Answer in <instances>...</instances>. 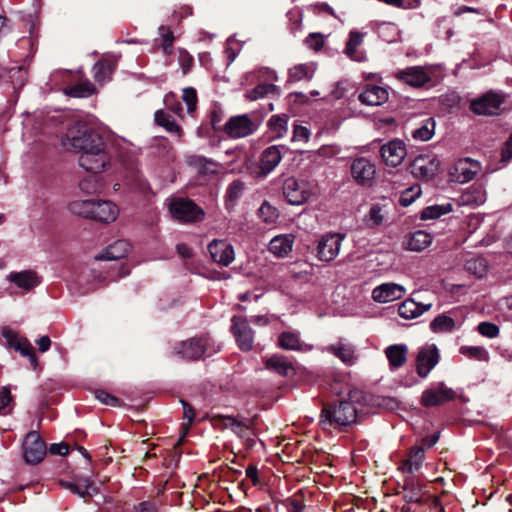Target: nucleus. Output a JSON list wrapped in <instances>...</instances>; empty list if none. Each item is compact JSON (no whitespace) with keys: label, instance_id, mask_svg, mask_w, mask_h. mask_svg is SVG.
I'll return each instance as SVG.
<instances>
[{"label":"nucleus","instance_id":"nucleus-1","mask_svg":"<svg viewBox=\"0 0 512 512\" xmlns=\"http://www.w3.org/2000/svg\"><path fill=\"white\" fill-rule=\"evenodd\" d=\"M357 411L352 402L341 400L338 403L325 405L322 409L320 424L327 426H348L356 422Z\"/></svg>","mask_w":512,"mask_h":512},{"label":"nucleus","instance_id":"nucleus-2","mask_svg":"<svg viewBox=\"0 0 512 512\" xmlns=\"http://www.w3.org/2000/svg\"><path fill=\"white\" fill-rule=\"evenodd\" d=\"M219 350L220 345L216 344L209 335L182 341L175 347V353L186 360H197L202 356H211Z\"/></svg>","mask_w":512,"mask_h":512},{"label":"nucleus","instance_id":"nucleus-3","mask_svg":"<svg viewBox=\"0 0 512 512\" xmlns=\"http://www.w3.org/2000/svg\"><path fill=\"white\" fill-rule=\"evenodd\" d=\"M100 139L101 137L93 132L88 124L77 122L67 130L65 137L62 139V146L66 150L79 151L82 153L95 144L96 140Z\"/></svg>","mask_w":512,"mask_h":512},{"label":"nucleus","instance_id":"nucleus-4","mask_svg":"<svg viewBox=\"0 0 512 512\" xmlns=\"http://www.w3.org/2000/svg\"><path fill=\"white\" fill-rule=\"evenodd\" d=\"M110 161L111 157L106 151V144L102 138L96 140V143L84 150L79 157L80 167L94 174L103 172Z\"/></svg>","mask_w":512,"mask_h":512},{"label":"nucleus","instance_id":"nucleus-5","mask_svg":"<svg viewBox=\"0 0 512 512\" xmlns=\"http://www.w3.org/2000/svg\"><path fill=\"white\" fill-rule=\"evenodd\" d=\"M351 179L364 188L372 187L376 182V163L367 156H356L351 159L349 166Z\"/></svg>","mask_w":512,"mask_h":512},{"label":"nucleus","instance_id":"nucleus-6","mask_svg":"<svg viewBox=\"0 0 512 512\" xmlns=\"http://www.w3.org/2000/svg\"><path fill=\"white\" fill-rule=\"evenodd\" d=\"M259 128V123L248 114L232 116L223 125V131L232 139L245 138L252 135Z\"/></svg>","mask_w":512,"mask_h":512},{"label":"nucleus","instance_id":"nucleus-7","mask_svg":"<svg viewBox=\"0 0 512 512\" xmlns=\"http://www.w3.org/2000/svg\"><path fill=\"white\" fill-rule=\"evenodd\" d=\"M506 96L501 92L489 91L470 101V109L477 115L493 116L500 111Z\"/></svg>","mask_w":512,"mask_h":512},{"label":"nucleus","instance_id":"nucleus-8","mask_svg":"<svg viewBox=\"0 0 512 512\" xmlns=\"http://www.w3.org/2000/svg\"><path fill=\"white\" fill-rule=\"evenodd\" d=\"M169 211L173 218L181 222H198L205 217V212L191 200L182 198L170 202Z\"/></svg>","mask_w":512,"mask_h":512},{"label":"nucleus","instance_id":"nucleus-9","mask_svg":"<svg viewBox=\"0 0 512 512\" xmlns=\"http://www.w3.org/2000/svg\"><path fill=\"white\" fill-rule=\"evenodd\" d=\"M283 194L292 205H302L311 196L310 184L294 177L287 178L283 183Z\"/></svg>","mask_w":512,"mask_h":512},{"label":"nucleus","instance_id":"nucleus-10","mask_svg":"<svg viewBox=\"0 0 512 512\" xmlns=\"http://www.w3.org/2000/svg\"><path fill=\"white\" fill-rule=\"evenodd\" d=\"M481 165L471 158L458 159L450 168L449 175L457 183H467L480 172Z\"/></svg>","mask_w":512,"mask_h":512},{"label":"nucleus","instance_id":"nucleus-11","mask_svg":"<svg viewBox=\"0 0 512 512\" xmlns=\"http://www.w3.org/2000/svg\"><path fill=\"white\" fill-rule=\"evenodd\" d=\"M24 459L29 464L41 462L46 455V445L36 431H30L23 441Z\"/></svg>","mask_w":512,"mask_h":512},{"label":"nucleus","instance_id":"nucleus-12","mask_svg":"<svg viewBox=\"0 0 512 512\" xmlns=\"http://www.w3.org/2000/svg\"><path fill=\"white\" fill-rule=\"evenodd\" d=\"M439 351L435 344H426L419 348L416 356L418 376L426 378L439 362Z\"/></svg>","mask_w":512,"mask_h":512},{"label":"nucleus","instance_id":"nucleus-13","mask_svg":"<svg viewBox=\"0 0 512 512\" xmlns=\"http://www.w3.org/2000/svg\"><path fill=\"white\" fill-rule=\"evenodd\" d=\"M345 235L341 233H330L322 236L317 245V257L321 261L330 262L334 260L339 252Z\"/></svg>","mask_w":512,"mask_h":512},{"label":"nucleus","instance_id":"nucleus-14","mask_svg":"<svg viewBox=\"0 0 512 512\" xmlns=\"http://www.w3.org/2000/svg\"><path fill=\"white\" fill-rule=\"evenodd\" d=\"M288 150L285 145H272L263 150L260 156L258 175L265 177L270 174L279 165Z\"/></svg>","mask_w":512,"mask_h":512},{"label":"nucleus","instance_id":"nucleus-15","mask_svg":"<svg viewBox=\"0 0 512 512\" xmlns=\"http://www.w3.org/2000/svg\"><path fill=\"white\" fill-rule=\"evenodd\" d=\"M440 168V161L435 156L420 155L411 163L412 174L424 180L432 179Z\"/></svg>","mask_w":512,"mask_h":512},{"label":"nucleus","instance_id":"nucleus-16","mask_svg":"<svg viewBox=\"0 0 512 512\" xmlns=\"http://www.w3.org/2000/svg\"><path fill=\"white\" fill-rule=\"evenodd\" d=\"M454 398L455 391L447 387L443 382H440L436 387L428 388L423 391L421 403L425 407H433L444 404Z\"/></svg>","mask_w":512,"mask_h":512},{"label":"nucleus","instance_id":"nucleus-17","mask_svg":"<svg viewBox=\"0 0 512 512\" xmlns=\"http://www.w3.org/2000/svg\"><path fill=\"white\" fill-rule=\"evenodd\" d=\"M2 336L9 347L19 352L22 356L28 357L33 365L37 364L34 349L26 338L20 336L10 328H4L2 330Z\"/></svg>","mask_w":512,"mask_h":512},{"label":"nucleus","instance_id":"nucleus-18","mask_svg":"<svg viewBox=\"0 0 512 512\" xmlns=\"http://www.w3.org/2000/svg\"><path fill=\"white\" fill-rule=\"evenodd\" d=\"M380 154L386 165L397 167L406 157L407 151L405 143L398 139L391 140L382 145Z\"/></svg>","mask_w":512,"mask_h":512},{"label":"nucleus","instance_id":"nucleus-19","mask_svg":"<svg viewBox=\"0 0 512 512\" xmlns=\"http://www.w3.org/2000/svg\"><path fill=\"white\" fill-rule=\"evenodd\" d=\"M208 251L214 262L221 266H229L235 258L233 246L226 240L214 239L208 245Z\"/></svg>","mask_w":512,"mask_h":512},{"label":"nucleus","instance_id":"nucleus-20","mask_svg":"<svg viewBox=\"0 0 512 512\" xmlns=\"http://www.w3.org/2000/svg\"><path fill=\"white\" fill-rule=\"evenodd\" d=\"M231 330L236 338L239 348L243 351H249L253 347V330L248 325L247 320L234 316L232 318Z\"/></svg>","mask_w":512,"mask_h":512},{"label":"nucleus","instance_id":"nucleus-21","mask_svg":"<svg viewBox=\"0 0 512 512\" xmlns=\"http://www.w3.org/2000/svg\"><path fill=\"white\" fill-rule=\"evenodd\" d=\"M406 289L396 283H384L375 287L372 291V298L379 303H387L402 298Z\"/></svg>","mask_w":512,"mask_h":512},{"label":"nucleus","instance_id":"nucleus-22","mask_svg":"<svg viewBox=\"0 0 512 512\" xmlns=\"http://www.w3.org/2000/svg\"><path fill=\"white\" fill-rule=\"evenodd\" d=\"M397 79L413 86L422 87L430 82L431 77L422 66H412L395 73Z\"/></svg>","mask_w":512,"mask_h":512},{"label":"nucleus","instance_id":"nucleus-23","mask_svg":"<svg viewBox=\"0 0 512 512\" xmlns=\"http://www.w3.org/2000/svg\"><path fill=\"white\" fill-rule=\"evenodd\" d=\"M119 215L116 204L109 200L94 201L92 219L102 223H112Z\"/></svg>","mask_w":512,"mask_h":512},{"label":"nucleus","instance_id":"nucleus-24","mask_svg":"<svg viewBox=\"0 0 512 512\" xmlns=\"http://www.w3.org/2000/svg\"><path fill=\"white\" fill-rule=\"evenodd\" d=\"M118 58L112 55L105 56L93 66V77L96 82L103 84L111 79L116 68Z\"/></svg>","mask_w":512,"mask_h":512},{"label":"nucleus","instance_id":"nucleus-25","mask_svg":"<svg viewBox=\"0 0 512 512\" xmlns=\"http://www.w3.org/2000/svg\"><path fill=\"white\" fill-rule=\"evenodd\" d=\"M389 98L388 90L377 85H369L358 96L359 101L367 106H380Z\"/></svg>","mask_w":512,"mask_h":512},{"label":"nucleus","instance_id":"nucleus-26","mask_svg":"<svg viewBox=\"0 0 512 512\" xmlns=\"http://www.w3.org/2000/svg\"><path fill=\"white\" fill-rule=\"evenodd\" d=\"M324 350L339 358L346 365L351 366L356 361L355 347L343 340L327 346Z\"/></svg>","mask_w":512,"mask_h":512},{"label":"nucleus","instance_id":"nucleus-27","mask_svg":"<svg viewBox=\"0 0 512 512\" xmlns=\"http://www.w3.org/2000/svg\"><path fill=\"white\" fill-rule=\"evenodd\" d=\"M7 280L23 291H29L40 284V278L34 271L11 272Z\"/></svg>","mask_w":512,"mask_h":512},{"label":"nucleus","instance_id":"nucleus-28","mask_svg":"<svg viewBox=\"0 0 512 512\" xmlns=\"http://www.w3.org/2000/svg\"><path fill=\"white\" fill-rule=\"evenodd\" d=\"M295 237L292 234H281L269 242V251L279 258H284L292 251Z\"/></svg>","mask_w":512,"mask_h":512},{"label":"nucleus","instance_id":"nucleus-29","mask_svg":"<svg viewBox=\"0 0 512 512\" xmlns=\"http://www.w3.org/2000/svg\"><path fill=\"white\" fill-rule=\"evenodd\" d=\"M425 459V450L421 446L413 447L408 457L402 461L401 465L399 466V469L403 473H413L415 471H418L422 463Z\"/></svg>","mask_w":512,"mask_h":512},{"label":"nucleus","instance_id":"nucleus-30","mask_svg":"<svg viewBox=\"0 0 512 512\" xmlns=\"http://www.w3.org/2000/svg\"><path fill=\"white\" fill-rule=\"evenodd\" d=\"M268 370L275 372L281 376H291L295 370L293 364L283 355H273L265 362Z\"/></svg>","mask_w":512,"mask_h":512},{"label":"nucleus","instance_id":"nucleus-31","mask_svg":"<svg viewBox=\"0 0 512 512\" xmlns=\"http://www.w3.org/2000/svg\"><path fill=\"white\" fill-rule=\"evenodd\" d=\"M432 307V304H420L412 299L403 301L398 307V313L403 319L409 320L414 319L428 311Z\"/></svg>","mask_w":512,"mask_h":512},{"label":"nucleus","instance_id":"nucleus-32","mask_svg":"<svg viewBox=\"0 0 512 512\" xmlns=\"http://www.w3.org/2000/svg\"><path fill=\"white\" fill-rule=\"evenodd\" d=\"M486 201V193L480 186H471L458 198L460 206L477 207Z\"/></svg>","mask_w":512,"mask_h":512},{"label":"nucleus","instance_id":"nucleus-33","mask_svg":"<svg viewBox=\"0 0 512 512\" xmlns=\"http://www.w3.org/2000/svg\"><path fill=\"white\" fill-rule=\"evenodd\" d=\"M408 348L405 344L390 345L385 349V355L392 369L403 366L407 360Z\"/></svg>","mask_w":512,"mask_h":512},{"label":"nucleus","instance_id":"nucleus-34","mask_svg":"<svg viewBox=\"0 0 512 512\" xmlns=\"http://www.w3.org/2000/svg\"><path fill=\"white\" fill-rule=\"evenodd\" d=\"M130 250V245L125 240H117L109 245L96 259L118 260L125 257Z\"/></svg>","mask_w":512,"mask_h":512},{"label":"nucleus","instance_id":"nucleus-35","mask_svg":"<svg viewBox=\"0 0 512 512\" xmlns=\"http://www.w3.org/2000/svg\"><path fill=\"white\" fill-rule=\"evenodd\" d=\"M423 485L413 477H408L404 483L403 499L408 503H420L424 497Z\"/></svg>","mask_w":512,"mask_h":512},{"label":"nucleus","instance_id":"nucleus-36","mask_svg":"<svg viewBox=\"0 0 512 512\" xmlns=\"http://www.w3.org/2000/svg\"><path fill=\"white\" fill-rule=\"evenodd\" d=\"M432 242V236L423 230L412 233L405 244L407 250L420 252L427 248Z\"/></svg>","mask_w":512,"mask_h":512},{"label":"nucleus","instance_id":"nucleus-37","mask_svg":"<svg viewBox=\"0 0 512 512\" xmlns=\"http://www.w3.org/2000/svg\"><path fill=\"white\" fill-rule=\"evenodd\" d=\"M213 421L215 425H217L219 421L223 422L225 428H231L232 431L241 438L247 436V430L250 428L247 423L238 420L234 416L215 415Z\"/></svg>","mask_w":512,"mask_h":512},{"label":"nucleus","instance_id":"nucleus-38","mask_svg":"<svg viewBox=\"0 0 512 512\" xmlns=\"http://www.w3.org/2000/svg\"><path fill=\"white\" fill-rule=\"evenodd\" d=\"M288 116L286 114L272 115L268 120V128L272 139H280L288 132Z\"/></svg>","mask_w":512,"mask_h":512},{"label":"nucleus","instance_id":"nucleus-39","mask_svg":"<svg viewBox=\"0 0 512 512\" xmlns=\"http://www.w3.org/2000/svg\"><path fill=\"white\" fill-rule=\"evenodd\" d=\"M63 485L81 498L91 497L97 493L96 486L89 478H81L75 483H65Z\"/></svg>","mask_w":512,"mask_h":512},{"label":"nucleus","instance_id":"nucleus-40","mask_svg":"<svg viewBox=\"0 0 512 512\" xmlns=\"http://www.w3.org/2000/svg\"><path fill=\"white\" fill-rule=\"evenodd\" d=\"M364 33L358 31H351L349 33V39L346 44L345 53L355 61H363L365 55L362 52H358L357 48L362 44Z\"/></svg>","mask_w":512,"mask_h":512},{"label":"nucleus","instance_id":"nucleus-41","mask_svg":"<svg viewBox=\"0 0 512 512\" xmlns=\"http://www.w3.org/2000/svg\"><path fill=\"white\" fill-rule=\"evenodd\" d=\"M244 189L245 184L239 179L234 180L229 184L225 195V207L227 210L231 211L234 209L237 201L242 197Z\"/></svg>","mask_w":512,"mask_h":512},{"label":"nucleus","instance_id":"nucleus-42","mask_svg":"<svg viewBox=\"0 0 512 512\" xmlns=\"http://www.w3.org/2000/svg\"><path fill=\"white\" fill-rule=\"evenodd\" d=\"M189 166L198 170L202 174H214L217 173V163L211 159H208L199 155H191L187 158Z\"/></svg>","mask_w":512,"mask_h":512},{"label":"nucleus","instance_id":"nucleus-43","mask_svg":"<svg viewBox=\"0 0 512 512\" xmlns=\"http://www.w3.org/2000/svg\"><path fill=\"white\" fill-rule=\"evenodd\" d=\"M278 345L284 350H304L299 335L295 332H282L278 337Z\"/></svg>","mask_w":512,"mask_h":512},{"label":"nucleus","instance_id":"nucleus-44","mask_svg":"<svg viewBox=\"0 0 512 512\" xmlns=\"http://www.w3.org/2000/svg\"><path fill=\"white\" fill-rule=\"evenodd\" d=\"M316 71V65L313 62L298 64L290 68L289 76L294 81L309 80Z\"/></svg>","mask_w":512,"mask_h":512},{"label":"nucleus","instance_id":"nucleus-45","mask_svg":"<svg viewBox=\"0 0 512 512\" xmlns=\"http://www.w3.org/2000/svg\"><path fill=\"white\" fill-rule=\"evenodd\" d=\"M435 133V121L433 118L425 119L421 126L412 131V138L416 141L425 142L430 140Z\"/></svg>","mask_w":512,"mask_h":512},{"label":"nucleus","instance_id":"nucleus-46","mask_svg":"<svg viewBox=\"0 0 512 512\" xmlns=\"http://www.w3.org/2000/svg\"><path fill=\"white\" fill-rule=\"evenodd\" d=\"M155 122L165 128L170 133H175L178 137L181 136V128L176 124L174 118L163 110H157L154 115Z\"/></svg>","mask_w":512,"mask_h":512},{"label":"nucleus","instance_id":"nucleus-47","mask_svg":"<svg viewBox=\"0 0 512 512\" xmlns=\"http://www.w3.org/2000/svg\"><path fill=\"white\" fill-rule=\"evenodd\" d=\"M386 214V206L376 203L370 207L365 216V221L369 227H377L384 222Z\"/></svg>","mask_w":512,"mask_h":512},{"label":"nucleus","instance_id":"nucleus-48","mask_svg":"<svg viewBox=\"0 0 512 512\" xmlns=\"http://www.w3.org/2000/svg\"><path fill=\"white\" fill-rule=\"evenodd\" d=\"M93 207L94 200H75L69 204L68 209L72 214L92 219Z\"/></svg>","mask_w":512,"mask_h":512},{"label":"nucleus","instance_id":"nucleus-49","mask_svg":"<svg viewBox=\"0 0 512 512\" xmlns=\"http://www.w3.org/2000/svg\"><path fill=\"white\" fill-rule=\"evenodd\" d=\"M452 211V204L447 202L444 204H435L424 208L421 212L422 220L437 219L442 215Z\"/></svg>","mask_w":512,"mask_h":512},{"label":"nucleus","instance_id":"nucleus-50","mask_svg":"<svg viewBox=\"0 0 512 512\" xmlns=\"http://www.w3.org/2000/svg\"><path fill=\"white\" fill-rule=\"evenodd\" d=\"M455 328V321L447 315H439L434 318L430 323V329L434 333H447L452 332Z\"/></svg>","mask_w":512,"mask_h":512},{"label":"nucleus","instance_id":"nucleus-51","mask_svg":"<svg viewBox=\"0 0 512 512\" xmlns=\"http://www.w3.org/2000/svg\"><path fill=\"white\" fill-rule=\"evenodd\" d=\"M95 92L94 85L85 81L65 89V94L75 98H87Z\"/></svg>","mask_w":512,"mask_h":512},{"label":"nucleus","instance_id":"nucleus-52","mask_svg":"<svg viewBox=\"0 0 512 512\" xmlns=\"http://www.w3.org/2000/svg\"><path fill=\"white\" fill-rule=\"evenodd\" d=\"M460 354L478 361L487 362L489 360L488 351L482 346H461Z\"/></svg>","mask_w":512,"mask_h":512},{"label":"nucleus","instance_id":"nucleus-53","mask_svg":"<svg viewBox=\"0 0 512 512\" xmlns=\"http://www.w3.org/2000/svg\"><path fill=\"white\" fill-rule=\"evenodd\" d=\"M102 184L97 177L90 176L82 179L79 182V188L81 191L87 194H95L101 190Z\"/></svg>","mask_w":512,"mask_h":512},{"label":"nucleus","instance_id":"nucleus-54","mask_svg":"<svg viewBox=\"0 0 512 512\" xmlns=\"http://www.w3.org/2000/svg\"><path fill=\"white\" fill-rule=\"evenodd\" d=\"M182 99L187 106V112L190 115H193V113L196 111L198 102L196 90L192 87L183 89Z\"/></svg>","mask_w":512,"mask_h":512},{"label":"nucleus","instance_id":"nucleus-55","mask_svg":"<svg viewBox=\"0 0 512 512\" xmlns=\"http://www.w3.org/2000/svg\"><path fill=\"white\" fill-rule=\"evenodd\" d=\"M260 218L268 224L274 223L278 218L277 210L267 202H264L259 208Z\"/></svg>","mask_w":512,"mask_h":512},{"label":"nucleus","instance_id":"nucleus-56","mask_svg":"<svg viewBox=\"0 0 512 512\" xmlns=\"http://www.w3.org/2000/svg\"><path fill=\"white\" fill-rule=\"evenodd\" d=\"M466 268L468 271L475 274L477 277H483L486 273L487 266L484 259L475 258L470 259L466 262Z\"/></svg>","mask_w":512,"mask_h":512},{"label":"nucleus","instance_id":"nucleus-57","mask_svg":"<svg viewBox=\"0 0 512 512\" xmlns=\"http://www.w3.org/2000/svg\"><path fill=\"white\" fill-rule=\"evenodd\" d=\"M274 90V85L272 84H259L251 91L248 92L247 97L249 100L254 101L259 98H263Z\"/></svg>","mask_w":512,"mask_h":512},{"label":"nucleus","instance_id":"nucleus-58","mask_svg":"<svg viewBox=\"0 0 512 512\" xmlns=\"http://www.w3.org/2000/svg\"><path fill=\"white\" fill-rule=\"evenodd\" d=\"M478 332L487 338H496L499 335V327L491 322H481L477 327Z\"/></svg>","mask_w":512,"mask_h":512},{"label":"nucleus","instance_id":"nucleus-59","mask_svg":"<svg viewBox=\"0 0 512 512\" xmlns=\"http://www.w3.org/2000/svg\"><path fill=\"white\" fill-rule=\"evenodd\" d=\"M223 111L218 108V107H214L210 110L209 112V121H210V124L212 126V128L215 130V131H218V130H221L223 129V126L221 125V122L223 120Z\"/></svg>","mask_w":512,"mask_h":512},{"label":"nucleus","instance_id":"nucleus-60","mask_svg":"<svg viewBox=\"0 0 512 512\" xmlns=\"http://www.w3.org/2000/svg\"><path fill=\"white\" fill-rule=\"evenodd\" d=\"M12 402V396L10 390L7 387H3L0 390V414L6 415L10 412V409H7Z\"/></svg>","mask_w":512,"mask_h":512},{"label":"nucleus","instance_id":"nucleus-61","mask_svg":"<svg viewBox=\"0 0 512 512\" xmlns=\"http://www.w3.org/2000/svg\"><path fill=\"white\" fill-rule=\"evenodd\" d=\"M178 61L183 74H187L193 65L194 59L187 51L180 50Z\"/></svg>","mask_w":512,"mask_h":512},{"label":"nucleus","instance_id":"nucleus-62","mask_svg":"<svg viewBox=\"0 0 512 512\" xmlns=\"http://www.w3.org/2000/svg\"><path fill=\"white\" fill-rule=\"evenodd\" d=\"M310 138V131L307 127L301 125H295L293 129V142H308Z\"/></svg>","mask_w":512,"mask_h":512},{"label":"nucleus","instance_id":"nucleus-63","mask_svg":"<svg viewBox=\"0 0 512 512\" xmlns=\"http://www.w3.org/2000/svg\"><path fill=\"white\" fill-rule=\"evenodd\" d=\"M421 193L420 187H412L406 190L400 198V203L402 206H409L415 197H419Z\"/></svg>","mask_w":512,"mask_h":512},{"label":"nucleus","instance_id":"nucleus-64","mask_svg":"<svg viewBox=\"0 0 512 512\" xmlns=\"http://www.w3.org/2000/svg\"><path fill=\"white\" fill-rule=\"evenodd\" d=\"M305 44L314 50H319L324 45L323 37L320 34L317 33H311L309 34L305 39Z\"/></svg>","mask_w":512,"mask_h":512}]
</instances>
